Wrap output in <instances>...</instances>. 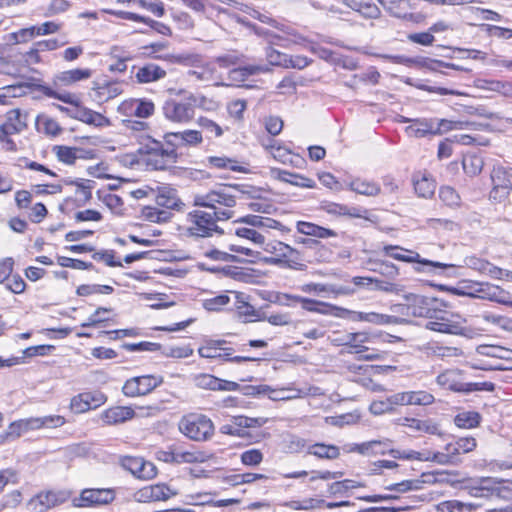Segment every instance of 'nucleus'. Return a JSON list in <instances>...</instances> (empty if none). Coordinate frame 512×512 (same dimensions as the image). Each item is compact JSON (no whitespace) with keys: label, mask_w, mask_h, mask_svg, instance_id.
Returning a JSON list of instances; mask_svg holds the SVG:
<instances>
[{"label":"nucleus","mask_w":512,"mask_h":512,"mask_svg":"<svg viewBox=\"0 0 512 512\" xmlns=\"http://www.w3.org/2000/svg\"><path fill=\"white\" fill-rule=\"evenodd\" d=\"M343 3L354 11H357L365 18L375 19L380 16V9L372 2L361 0H343Z\"/></svg>","instance_id":"e433bc0d"},{"label":"nucleus","mask_w":512,"mask_h":512,"mask_svg":"<svg viewBox=\"0 0 512 512\" xmlns=\"http://www.w3.org/2000/svg\"><path fill=\"white\" fill-rule=\"evenodd\" d=\"M40 91L45 96L57 99V100L62 101L64 103H66V104L73 105V106H75L76 109H78V107H81V105H80L81 104L80 98L75 93H71V92H67V91L58 92L53 87L45 86V85L40 87Z\"/></svg>","instance_id":"58836bf2"},{"label":"nucleus","mask_w":512,"mask_h":512,"mask_svg":"<svg viewBox=\"0 0 512 512\" xmlns=\"http://www.w3.org/2000/svg\"><path fill=\"white\" fill-rule=\"evenodd\" d=\"M406 131L409 135L423 138L427 135H434L437 127L434 125V118H422L413 120V123L406 128Z\"/></svg>","instance_id":"2f4dec72"},{"label":"nucleus","mask_w":512,"mask_h":512,"mask_svg":"<svg viewBox=\"0 0 512 512\" xmlns=\"http://www.w3.org/2000/svg\"><path fill=\"white\" fill-rule=\"evenodd\" d=\"M167 142L176 146H196L202 143V133L197 130H184L181 132L169 133L166 135Z\"/></svg>","instance_id":"5701e85b"},{"label":"nucleus","mask_w":512,"mask_h":512,"mask_svg":"<svg viewBox=\"0 0 512 512\" xmlns=\"http://www.w3.org/2000/svg\"><path fill=\"white\" fill-rule=\"evenodd\" d=\"M365 484L352 479L336 481L329 486V492L333 495H347L349 490L364 487Z\"/></svg>","instance_id":"6e6d98bb"},{"label":"nucleus","mask_w":512,"mask_h":512,"mask_svg":"<svg viewBox=\"0 0 512 512\" xmlns=\"http://www.w3.org/2000/svg\"><path fill=\"white\" fill-rule=\"evenodd\" d=\"M296 229L300 234L320 239L336 236V232L334 230L306 221H298L296 224Z\"/></svg>","instance_id":"c756f323"},{"label":"nucleus","mask_w":512,"mask_h":512,"mask_svg":"<svg viewBox=\"0 0 512 512\" xmlns=\"http://www.w3.org/2000/svg\"><path fill=\"white\" fill-rule=\"evenodd\" d=\"M464 264L468 268L476 270L481 274L488 275L495 279H500L503 275V270L501 268L493 265L485 259L476 256L466 257L464 259Z\"/></svg>","instance_id":"412c9836"},{"label":"nucleus","mask_w":512,"mask_h":512,"mask_svg":"<svg viewBox=\"0 0 512 512\" xmlns=\"http://www.w3.org/2000/svg\"><path fill=\"white\" fill-rule=\"evenodd\" d=\"M178 492L164 483L145 486L134 493V499L140 503H149L155 501H166Z\"/></svg>","instance_id":"f8f14e48"},{"label":"nucleus","mask_w":512,"mask_h":512,"mask_svg":"<svg viewBox=\"0 0 512 512\" xmlns=\"http://www.w3.org/2000/svg\"><path fill=\"white\" fill-rule=\"evenodd\" d=\"M369 340L366 333H350L346 335L344 345L349 348L348 353L362 354L368 351V348L364 345Z\"/></svg>","instance_id":"79ce46f5"},{"label":"nucleus","mask_w":512,"mask_h":512,"mask_svg":"<svg viewBox=\"0 0 512 512\" xmlns=\"http://www.w3.org/2000/svg\"><path fill=\"white\" fill-rule=\"evenodd\" d=\"M380 253L398 261L414 263V270L418 273H435L438 269L443 270L455 267L453 264L422 258L419 253L396 245H386Z\"/></svg>","instance_id":"20e7f679"},{"label":"nucleus","mask_w":512,"mask_h":512,"mask_svg":"<svg viewBox=\"0 0 512 512\" xmlns=\"http://www.w3.org/2000/svg\"><path fill=\"white\" fill-rule=\"evenodd\" d=\"M460 451L458 450L456 442L448 443L444 451L442 452H433L426 450V457H429V462H435L441 465L447 464H455L458 460V456L460 455Z\"/></svg>","instance_id":"b1692460"},{"label":"nucleus","mask_w":512,"mask_h":512,"mask_svg":"<svg viewBox=\"0 0 512 512\" xmlns=\"http://www.w3.org/2000/svg\"><path fill=\"white\" fill-rule=\"evenodd\" d=\"M118 111L125 116L148 118L154 114L155 105L151 100L133 98L123 101Z\"/></svg>","instance_id":"ddd939ff"},{"label":"nucleus","mask_w":512,"mask_h":512,"mask_svg":"<svg viewBox=\"0 0 512 512\" xmlns=\"http://www.w3.org/2000/svg\"><path fill=\"white\" fill-rule=\"evenodd\" d=\"M155 57L156 59L169 60L173 63L192 66L194 68L203 63V59L199 54L160 55Z\"/></svg>","instance_id":"49530a36"},{"label":"nucleus","mask_w":512,"mask_h":512,"mask_svg":"<svg viewBox=\"0 0 512 512\" xmlns=\"http://www.w3.org/2000/svg\"><path fill=\"white\" fill-rule=\"evenodd\" d=\"M442 306H436L434 312L429 317L425 327L431 331L446 334H463L465 319L459 314H454L441 309Z\"/></svg>","instance_id":"423d86ee"},{"label":"nucleus","mask_w":512,"mask_h":512,"mask_svg":"<svg viewBox=\"0 0 512 512\" xmlns=\"http://www.w3.org/2000/svg\"><path fill=\"white\" fill-rule=\"evenodd\" d=\"M275 28L282 33L285 42L303 44L306 41V38L302 34L289 25L282 24L277 21Z\"/></svg>","instance_id":"5fc2aeb1"},{"label":"nucleus","mask_w":512,"mask_h":512,"mask_svg":"<svg viewBox=\"0 0 512 512\" xmlns=\"http://www.w3.org/2000/svg\"><path fill=\"white\" fill-rule=\"evenodd\" d=\"M408 302V310L411 317H423L429 319L436 306H443V302L433 297L410 294L405 296Z\"/></svg>","instance_id":"9b49d317"},{"label":"nucleus","mask_w":512,"mask_h":512,"mask_svg":"<svg viewBox=\"0 0 512 512\" xmlns=\"http://www.w3.org/2000/svg\"><path fill=\"white\" fill-rule=\"evenodd\" d=\"M481 416L475 411H464L455 416L454 423L459 428L472 429L479 425Z\"/></svg>","instance_id":"de8ad7c7"},{"label":"nucleus","mask_w":512,"mask_h":512,"mask_svg":"<svg viewBox=\"0 0 512 512\" xmlns=\"http://www.w3.org/2000/svg\"><path fill=\"white\" fill-rule=\"evenodd\" d=\"M163 383V377L159 375H142L127 379L122 387V393L126 397L135 398L145 396Z\"/></svg>","instance_id":"0eeeda50"},{"label":"nucleus","mask_w":512,"mask_h":512,"mask_svg":"<svg viewBox=\"0 0 512 512\" xmlns=\"http://www.w3.org/2000/svg\"><path fill=\"white\" fill-rule=\"evenodd\" d=\"M156 204L171 210H180L183 206L176 189L167 186L158 189Z\"/></svg>","instance_id":"a878e982"},{"label":"nucleus","mask_w":512,"mask_h":512,"mask_svg":"<svg viewBox=\"0 0 512 512\" xmlns=\"http://www.w3.org/2000/svg\"><path fill=\"white\" fill-rule=\"evenodd\" d=\"M214 69L207 63H202L194 69L187 72L189 77L195 78L196 81H210L213 78Z\"/></svg>","instance_id":"0e129e2a"},{"label":"nucleus","mask_w":512,"mask_h":512,"mask_svg":"<svg viewBox=\"0 0 512 512\" xmlns=\"http://www.w3.org/2000/svg\"><path fill=\"white\" fill-rule=\"evenodd\" d=\"M131 462L130 470L135 474L139 473V477H153L155 472V466L151 462H145L141 458H132L129 459Z\"/></svg>","instance_id":"864d4df0"},{"label":"nucleus","mask_w":512,"mask_h":512,"mask_svg":"<svg viewBox=\"0 0 512 512\" xmlns=\"http://www.w3.org/2000/svg\"><path fill=\"white\" fill-rule=\"evenodd\" d=\"M462 374L459 370L450 369L439 374L436 378V382L439 386L455 391L464 392L466 388V382H463Z\"/></svg>","instance_id":"4be33fe9"},{"label":"nucleus","mask_w":512,"mask_h":512,"mask_svg":"<svg viewBox=\"0 0 512 512\" xmlns=\"http://www.w3.org/2000/svg\"><path fill=\"white\" fill-rule=\"evenodd\" d=\"M72 184L76 185V195L78 199L84 203L88 202L92 198V189L94 188L95 182L92 180L75 181Z\"/></svg>","instance_id":"338daca9"},{"label":"nucleus","mask_w":512,"mask_h":512,"mask_svg":"<svg viewBox=\"0 0 512 512\" xmlns=\"http://www.w3.org/2000/svg\"><path fill=\"white\" fill-rule=\"evenodd\" d=\"M68 498L69 493L66 491H44L32 497L27 502V508L31 512H46L66 502Z\"/></svg>","instance_id":"9d476101"},{"label":"nucleus","mask_w":512,"mask_h":512,"mask_svg":"<svg viewBox=\"0 0 512 512\" xmlns=\"http://www.w3.org/2000/svg\"><path fill=\"white\" fill-rule=\"evenodd\" d=\"M244 190L239 185H220L206 193L196 194L193 204L197 207L207 208L211 211L195 209L187 213L184 235L190 238H210L222 235L223 229L218 222L227 221L234 217L235 207L239 194Z\"/></svg>","instance_id":"f257e3e1"},{"label":"nucleus","mask_w":512,"mask_h":512,"mask_svg":"<svg viewBox=\"0 0 512 512\" xmlns=\"http://www.w3.org/2000/svg\"><path fill=\"white\" fill-rule=\"evenodd\" d=\"M235 234L247 240H250L253 244L262 247L265 241V237L253 228L239 227L236 229Z\"/></svg>","instance_id":"774afa93"},{"label":"nucleus","mask_w":512,"mask_h":512,"mask_svg":"<svg viewBox=\"0 0 512 512\" xmlns=\"http://www.w3.org/2000/svg\"><path fill=\"white\" fill-rule=\"evenodd\" d=\"M476 353L481 356L500 360L512 359V350L497 345H479L476 348Z\"/></svg>","instance_id":"c03bdc74"},{"label":"nucleus","mask_w":512,"mask_h":512,"mask_svg":"<svg viewBox=\"0 0 512 512\" xmlns=\"http://www.w3.org/2000/svg\"><path fill=\"white\" fill-rule=\"evenodd\" d=\"M490 177L492 185L497 187H506L509 190H512V183L508 168L503 166H494Z\"/></svg>","instance_id":"8fccbe9b"},{"label":"nucleus","mask_w":512,"mask_h":512,"mask_svg":"<svg viewBox=\"0 0 512 512\" xmlns=\"http://www.w3.org/2000/svg\"><path fill=\"white\" fill-rule=\"evenodd\" d=\"M349 189L365 196H376L380 193V186L376 182L361 178L352 180Z\"/></svg>","instance_id":"37998d69"},{"label":"nucleus","mask_w":512,"mask_h":512,"mask_svg":"<svg viewBox=\"0 0 512 512\" xmlns=\"http://www.w3.org/2000/svg\"><path fill=\"white\" fill-rule=\"evenodd\" d=\"M73 118L86 123L88 125H92L95 127H108L111 125L110 120L104 116L103 114L91 110L87 107H78V109L74 110Z\"/></svg>","instance_id":"aec40b11"},{"label":"nucleus","mask_w":512,"mask_h":512,"mask_svg":"<svg viewBox=\"0 0 512 512\" xmlns=\"http://www.w3.org/2000/svg\"><path fill=\"white\" fill-rule=\"evenodd\" d=\"M160 351L164 357L174 359L188 358L194 352L190 345L162 347Z\"/></svg>","instance_id":"052dcab7"},{"label":"nucleus","mask_w":512,"mask_h":512,"mask_svg":"<svg viewBox=\"0 0 512 512\" xmlns=\"http://www.w3.org/2000/svg\"><path fill=\"white\" fill-rule=\"evenodd\" d=\"M93 89L99 102H107L123 92L121 83L117 81L98 83Z\"/></svg>","instance_id":"7c9ffc66"},{"label":"nucleus","mask_w":512,"mask_h":512,"mask_svg":"<svg viewBox=\"0 0 512 512\" xmlns=\"http://www.w3.org/2000/svg\"><path fill=\"white\" fill-rule=\"evenodd\" d=\"M240 223H245L252 227H262L267 229L283 230V225L272 218L263 217L258 215H247L238 220Z\"/></svg>","instance_id":"a19ab883"},{"label":"nucleus","mask_w":512,"mask_h":512,"mask_svg":"<svg viewBox=\"0 0 512 512\" xmlns=\"http://www.w3.org/2000/svg\"><path fill=\"white\" fill-rule=\"evenodd\" d=\"M462 166L464 172L469 176H476L478 175L484 166V161L481 156L471 154L466 155L463 158Z\"/></svg>","instance_id":"3c124183"},{"label":"nucleus","mask_w":512,"mask_h":512,"mask_svg":"<svg viewBox=\"0 0 512 512\" xmlns=\"http://www.w3.org/2000/svg\"><path fill=\"white\" fill-rule=\"evenodd\" d=\"M301 291L305 293H314L317 295L337 297L339 295H351L356 289L350 285L307 283L301 286Z\"/></svg>","instance_id":"4468645a"},{"label":"nucleus","mask_w":512,"mask_h":512,"mask_svg":"<svg viewBox=\"0 0 512 512\" xmlns=\"http://www.w3.org/2000/svg\"><path fill=\"white\" fill-rule=\"evenodd\" d=\"M56 155L59 161L65 164H73L76 159H92L94 151H85L78 147L57 146L55 147Z\"/></svg>","instance_id":"393cba45"},{"label":"nucleus","mask_w":512,"mask_h":512,"mask_svg":"<svg viewBox=\"0 0 512 512\" xmlns=\"http://www.w3.org/2000/svg\"><path fill=\"white\" fill-rule=\"evenodd\" d=\"M357 320L369 322L376 325H388V324H399L401 318L396 315L380 314L376 312H358Z\"/></svg>","instance_id":"ea45409f"},{"label":"nucleus","mask_w":512,"mask_h":512,"mask_svg":"<svg viewBox=\"0 0 512 512\" xmlns=\"http://www.w3.org/2000/svg\"><path fill=\"white\" fill-rule=\"evenodd\" d=\"M394 17L415 21L417 16L411 12L414 8L411 0H378Z\"/></svg>","instance_id":"dca6fc26"},{"label":"nucleus","mask_w":512,"mask_h":512,"mask_svg":"<svg viewBox=\"0 0 512 512\" xmlns=\"http://www.w3.org/2000/svg\"><path fill=\"white\" fill-rule=\"evenodd\" d=\"M391 443L392 441L389 439L371 440L360 444H353L348 451L364 456L385 455L390 450Z\"/></svg>","instance_id":"f3484780"},{"label":"nucleus","mask_w":512,"mask_h":512,"mask_svg":"<svg viewBox=\"0 0 512 512\" xmlns=\"http://www.w3.org/2000/svg\"><path fill=\"white\" fill-rule=\"evenodd\" d=\"M170 460L176 464L183 463H202L205 461V454L201 451H186L175 448L169 451Z\"/></svg>","instance_id":"473e14b6"},{"label":"nucleus","mask_w":512,"mask_h":512,"mask_svg":"<svg viewBox=\"0 0 512 512\" xmlns=\"http://www.w3.org/2000/svg\"><path fill=\"white\" fill-rule=\"evenodd\" d=\"M162 110L166 119L180 124L189 123L195 115L188 95L183 101L175 99L165 101Z\"/></svg>","instance_id":"6e6552de"},{"label":"nucleus","mask_w":512,"mask_h":512,"mask_svg":"<svg viewBox=\"0 0 512 512\" xmlns=\"http://www.w3.org/2000/svg\"><path fill=\"white\" fill-rule=\"evenodd\" d=\"M226 344L227 341L224 339H206L198 348V354L202 358L221 360V345Z\"/></svg>","instance_id":"4c0bfd02"},{"label":"nucleus","mask_w":512,"mask_h":512,"mask_svg":"<svg viewBox=\"0 0 512 512\" xmlns=\"http://www.w3.org/2000/svg\"><path fill=\"white\" fill-rule=\"evenodd\" d=\"M136 416L135 410L130 406H115L106 409L101 419L105 424L117 425L133 419Z\"/></svg>","instance_id":"a211bd4d"},{"label":"nucleus","mask_w":512,"mask_h":512,"mask_svg":"<svg viewBox=\"0 0 512 512\" xmlns=\"http://www.w3.org/2000/svg\"><path fill=\"white\" fill-rule=\"evenodd\" d=\"M476 505L472 503H464L458 500L443 501L437 505L438 512H463L473 511L476 509Z\"/></svg>","instance_id":"603ef678"},{"label":"nucleus","mask_w":512,"mask_h":512,"mask_svg":"<svg viewBox=\"0 0 512 512\" xmlns=\"http://www.w3.org/2000/svg\"><path fill=\"white\" fill-rule=\"evenodd\" d=\"M327 211L332 214L361 218L362 210L357 207H350L343 204L332 203L328 205Z\"/></svg>","instance_id":"e2e57ef3"},{"label":"nucleus","mask_w":512,"mask_h":512,"mask_svg":"<svg viewBox=\"0 0 512 512\" xmlns=\"http://www.w3.org/2000/svg\"><path fill=\"white\" fill-rule=\"evenodd\" d=\"M277 301L284 305H290L289 301L300 303L302 308L309 312H315L319 301L297 295L283 294L277 297Z\"/></svg>","instance_id":"09e8293b"},{"label":"nucleus","mask_w":512,"mask_h":512,"mask_svg":"<svg viewBox=\"0 0 512 512\" xmlns=\"http://www.w3.org/2000/svg\"><path fill=\"white\" fill-rule=\"evenodd\" d=\"M166 71L157 64L148 63L138 68L135 78L139 83H150L163 79Z\"/></svg>","instance_id":"c85d7f7f"},{"label":"nucleus","mask_w":512,"mask_h":512,"mask_svg":"<svg viewBox=\"0 0 512 512\" xmlns=\"http://www.w3.org/2000/svg\"><path fill=\"white\" fill-rule=\"evenodd\" d=\"M37 430L53 429L63 426L66 420L61 415H46L42 417H34Z\"/></svg>","instance_id":"13d9d810"},{"label":"nucleus","mask_w":512,"mask_h":512,"mask_svg":"<svg viewBox=\"0 0 512 512\" xmlns=\"http://www.w3.org/2000/svg\"><path fill=\"white\" fill-rule=\"evenodd\" d=\"M414 190L419 197L430 198L436 189L435 181L427 174H417L413 177Z\"/></svg>","instance_id":"f704fd0d"},{"label":"nucleus","mask_w":512,"mask_h":512,"mask_svg":"<svg viewBox=\"0 0 512 512\" xmlns=\"http://www.w3.org/2000/svg\"><path fill=\"white\" fill-rule=\"evenodd\" d=\"M177 158L178 154L174 148H165L161 142L148 137L133 155L131 164L145 166L150 170H165L173 166Z\"/></svg>","instance_id":"f03ea898"},{"label":"nucleus","mask_w":512,"mask_h":512,"mask_svg":"<svg viewBox=\"0 0 512 512\" xmlns=\"http://www.w3.org/2000/svg\"><path fill=\"white\" fill-rule=\"evenodd\" d=\"M115 499V492L112 489L106 488H86L83 489L79 495L73 499L75 507H93L106 505Z\"/></svg>","instance_id":"1a4fd4ad"},{"label":"nucleus","mask_w":512,"mask_h":512,"mask_svg":"<svg viewBox=\"0 0 512 512\" xmlns=\"http://www.w3.org/2000/svg\"><path fill=\"white\" fill-rule=\"evenodd\" d=\"M178 429L184 436L197 442L211 439L215 430L212 420L201 413H188L182 416Z\"/></svg>","instance_id":"39448f33"},{"label":"nucleus","mask_w":512,"mask_h":512,"mask_svg":"<svg viewBox=\"0 0 512 512\" xmlns=\"http://www.w3.org/2000/svg\"><path fill=\"white\" fill-rule=\"evenodd\" d=\"M236 299V312L243 322L265 321V313L256 310L254 306L245 300L242 293H237Z\"/></svg>","instance_id":"6ab92c4d"},{"label":"nucleus","mask_w":512,"mask_h":512,"mask_svg":"<svg viewBox=\"0 0 512 512\" xmlns=\"http://www.w3.org/2000/svg\"><path fill=\"white\" fill-rule=\"evenodd\" d=\"M407 394L408 405L426 406L435 401L434 396L427 391H407Z\"/></svg>","instance_id":"680f3d73"},{"label":"nucleus","mask_w":512,"mask_h":512,"mask_svg":"<svg viewBox=\"0 0 512 512\" xmlns=\"http://www.w3.org/2000/svg\"><path fill=\"white\" fill-rule=\"evenodd\" d=\"M262 249L271 255V257L265 258V262L268 264L300 271L306 268L302 252L282 241H264Z\"/></svg>","instance_id":"7ed1b4c3"},{"label":"nucleus","mask_w":512,"mask_h":512,"mask_svg":"<svg viewBox=\"0 0 512 512\" xmlns=\"http://www.w3.org/2000/svg\"><path fill=\"white\" fill-rule=\"evenodd\" d=\"M398 424L409 427L414 431L425 432L428 434H439L438 425L432 420H419L415 418H400Z\"/></svg>","instance_id":"72a5a7b5"},{"label":"nucleus","mask_w":512,"mask_h":512,"mask_svg":"<svg viewBox=\"0 0 512 512\" xmlns=\"http://www.w3.org/2000/svg\"><path fill=\"white\" fill-rule=\"evenodd\" d=\"M36 430L37 428L34 417L19 419L9 424L4 437L5 439L15 440L28 432Z\"/></svg>","instance_id":"bb28decb"},{"label":"nucleus","mask_w":512,"mask_h":512,"mask_svg":"<svg viewBox=\"0 0 512 512\" xmlns=\"http://www.w3.org/2000/svg\"><path fill=\"white\" fill-rule=\"evenodd\" d=\"M315 312L323 315H331L336 317H345L346 315L352 313L350 310L346 308L338 307L321 301H319V305H317Z\"/></svg>","instance_id":"69168bd1"},{"label":"nucleus","mask_w":512,"mask_h":512,"mask_svg":"<svg viewBox=\"0 0 512 512\" xmlns=\"http://www.w3.org/2000/svg\"><path fill=\"white\" fill-rule=\"evenodd\" d=\"M308 453L320 459L333 460L339 457L340 449L335 445L315 443L308 447Z\"/></svg>","instance_id":"a18cd8bd"},{"label":"nucleus","mask_w":512,"mask_h":512,"mask_svg":"<svg viewBox=\"0 0 512 512\" xmlns=\"http://www.w3.org/2000/svg\"><path fill=\"white\" fill-rule=\"evenodd\" d=\"M272 173L281 181L305 188H313L315 186L314 180L300 174L288 172L286 170L275 169Z\"/></svg>","instance_id":"c9c22d12"},{"label":"nucleus","mask_w":512,"mask_h":512,"mask_svg":"<svg viewBox=\"0 0 512 512\" xmlns=\"http://www.w3.org/2000/svg\"><path fill=\"white\" fill-rule=\"evenodd\" d=\"M93 71L90 68H75L57 73L53 78L56 88L72 86L78 82L91 78Z\"/></svg>","instance_id":"2eb2a0df"},{"label":"nucleus","mask_w":512,"mask_h":512,"mask_svg":"<svg viewBox=\"0 0 512 512\" xmlns=\"http://www.w3.org/2000/svg\"><path fill=\"white\" fill-rule=\"evenodd\" d=\"M477 292L479 293V298L488 299L490 301H495L512 307V301H509V293L501 289L499 286L488 283L483 284Z\"/></svg>","instance_id":"cd10ccee"},{"label":"nucleus","mask_w":512,"mask_h":512,"mask_svg":"<svg viewBox=\"0 0 512 512\" xmlns=\"http://www.w3.org/2000/svg\"><path fill=\"white\" fill-rule=\"evenodd\" d=\"M395 459H403V460H418L427 462L429 457H426V450L423 451H415V450H398L393 449L392 445L390 446V450L387 451Z\"/></svg>","instance_id":"4d7b16f0"},{"label":"nucleus","mask_w":512,"mask_h":512,"mask_svg":"<svg viewBox=\"0 0 512 512\" xmlns=\"http://www.w3.org/2000/svg\"><path fill=\"white\" fill-rule=\"evenodd\" d=\"M197 124L205 132L208 139L213 137L217 138L223 135V129L220 127V125L207 117H199L197 119Z\"/></svg>","instance_id":"bf43d9fd"}]
</instances>
